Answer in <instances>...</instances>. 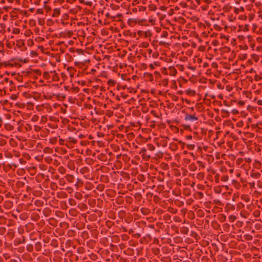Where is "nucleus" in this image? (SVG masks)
Returning a JSON list of instances; mask_svg holds the SVG:
<instances>
[{"label":"nucleus","mask_w":262,"mask_h":262,"mask_svg":"<svg viewBox=\"0 0 262 262\" xmlns=\"http://www.w3.org/2000/svg\"><path fill=\"white\" fill-rule=\"evenodd\" d=\"M246 161H247V162H249V159H247Z\"/></svg>","instance_id":"nucleus-2"},{"label":"nucleus","mask_w":262,"mask_h":262,"mask_svg":"<svg viewBox=\"0 0 262 262\" xmlns=\"http://www.w3.org/2000/svg\"><path fill=\"white\" fill-rule=\"evenodd\" d=\"M185 119L188 121H190L191 122H193L197 120V118L195 116H193L191 115H187L185 117Z\"/></svg>","instance_id":"nucleus-1"},{"label":"nucleus","mask_w":262,"mask_h":262,"mask_svg":"<svg viewBox=\"0 0 262 262\" xmlns=\"http://www.w3.org/2000/svg\"><path fill=\"white\" fill-rule=\"evenodd\" d=\"M0 120H1V119L0 118Z\"/></svg>","instance_id":"nucleus-3"}]
</instances>
